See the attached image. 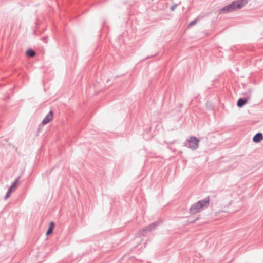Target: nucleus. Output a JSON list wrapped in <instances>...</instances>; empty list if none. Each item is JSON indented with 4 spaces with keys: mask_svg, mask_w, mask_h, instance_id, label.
Returning <instances> with one entry per match:
<instances>
[{
    "mask_svg": "<svg viewBox=\"0 0 263 263\" xmlns=\"http://www.w3.org/2000/svg\"><path fill=\"white\" fill-rule=\"evenodd\" d=\"M248 3V0H238L233 1L231 4L228 5L219 10V14H223L231 12L237 9H240L245 6Z\"/></svg>",
    "mask_w": 263,
    "mask_h": 263,
    "instance_id": "obj_1",
    "label": "nucleus"
},
{
    "mask_svg": "<svg viewBox=\"0 0 263 263\" xmlns=\"http://www.w3.org/2000/svg\"><path fill=\"white\" fill-rule=\"evenodd\" d=\"M210 198L206 197L203 200H200L193 204L190 208V213L191 214H195L200 212L202 210L207 208L209 206Z\"/></svg>",
    "mask_w": 263,
    "mask_h": 263,
    "instance_id": "obj_2",
    "label": "nucleus"
},
{
    "mask_svg": "<svg viewBox=\"0 0 263 263\" xmlns=\"http://www.w3.org/2000/svg\"><path fill=\"white\" fill-rule=\"evenodd\" d=\"M188 148L192 150H196L199 147V140L195 136H191L187 140Z\"/></svg>",
    "mask_w": 263,
    "mask_h": 263,
    "instance_id": "obj_3",
    "label": "nucleus"
},
{
    "mask_svg": "<svg viewBox=\"0 0 263 263\" xmlns=\"http://www.w3.org/2000/svg\"><path fill=\"white\" fill-rule=\"evenodd\" d=\"M53 117V113L52 110H50V112L46 115V116L45 117V118L43 119V120L42 122V123L40 125V126H44L47 123H48L49 122H50Z\"/></svg>",
    "mask_w": 263,
    "mask_h": 263,
    "instance_id": "obj_4",
    "label": "nucleus"
},
{
    "mask_svg": "<svg viewBox=\"0 0 263 263\" xmlns=\"http://www.w3.org/2000/svg\"><path fill=\"white\" fill-rule=\"evenodd\" d=\"M251 91L250 90L249 91V95L246 98H239L237 101V105L239 107H242L251 98Z\"/></svg>",
    "mask_w": 263,
    "mask_h": 263,
    "instance_id": "obj_5",
    "label": "nucleus"
},
{
    "mask_svg": "<svg viewBox=\"0 0 263 263\" xmlns=\"http://www.w3.org/2000/svg\"><path fill=\"white\" fill-rule=\"evenodd\" d=\"M20 178H21L20 176L17 177L15 179L14 181L12 183V184L11 185V186H10L9 189H11V191H12V192H14V191H15V190L16 189L17 186L18 185V181H19Z\"/></svg>",
    "mask_w": 263,
    "mask_h": 263,
    "instance_id": "obj_6",
    "label": "nucleus"
},
{
    "mask_svg": "<svg viewBox=\"0 0 263 263\" xmlns=\"http://www.w3.org/2000/svg\"><path fill=\"white\" fill-rule=\"evenodd\" d=\"M263 139V135L261 133H257L253 138V141L255 143H259Z\"/></svg>",
    "mask_w": 263,
    "mask_h": 263,
    "instance_id": "obj_7",
    "label": "nucleus"
},
{
    "mask_svg": "<svg viewBox=\"0 0 263 263\" xmlns=\"http://www.w3.org/2000/svg\"><path fill=\"white\" fill-rule=\"evenodd\" d=\"M161 223H162V221H156V222H154L150 224L149 225H148L147 227L149 231L151 232L153 230H155L156 228V227Z\"/></svg>",
    "mask_w": 263,
    "mask_h": 263,
    "instance_id": "obj_8",
    "label": "nucleus"
},
{
    "mask_svg": "<svg viewBox=\"0 0 263 263\" xmlns=\"http://www.w3.org/2000/svg\"><path fill=\"white\" fill-rule=\"evenodd\" d=\"M148 232H149V231L147 227L146 226L143 229L140 230L139 231L138 234L140 236H145Z\"/></svg>",
    "mask_w": 263,
    "mask_h": 263,
    "instance_id": "obj_9",
    "label": "nucleus"
},
{
    "mask_svg": "<svg viewBox=\"0 0 263 263\" xmlns=\"http://www.w3.org/2000/svg\"><path fill=\"white\" fill-rule=\"evenodd\" d=\"M26 55L30 57H33L35 55V52L32 49H29L26 51Z\"/></svg>",
    "mask_w": 263,
    "mask_h": 263,
    "instance_id": "obj_10",
    "label": "nucleus"
},
{
    "mask_svg": "<svg viewBox=\"0 0 263 263\" xmlns=\"http://www.w3.org/2000/svg\"><path fill=\"white\" fill-rule=\"evenodd\" d=\"M12 192H13L12 191H11V189H8V190L5 196L4 199L7 200L10 197L11 193Z\"/></svg>",
    "mask_w": 263,
    "mask_h": 263,
    "instance_id": "obj_11",
    "label": "nucleus"
},
{
    "mask_svg": "<svg viewBox=\"0 0 263 263\" xmlns=\"http://www.w3.org/2000/svg\"><path fill=\"white\" fill-rule=\"evenodd\" d=\"M197 19L193 20L189 23L188 27H192V26H194V25H195L197 23Z\"/></svg>",
    "mask_w": 263,
    "mask_h": 263,
    "instance_id": "obj_12",
    "label": "nucleus"
},
{
    "mask_svg": "<svg viewBox=\"0 0 263 263\" xmlns=\"http://www.w3.org/2000/svg\"><path fill=\"white\" fill-rule=\"evenodd\" d=\"M53 232V229H52L51 228H48V230H47V232H46V235H49L50 234H51Z\"/></svg>",
    "mask_w": 263,
    "mask_h": 263,
    "instance_id": "obj_13",
    "label": "nucleus"
},
{
    "mask_svg": "<svg viewBox=\"0 0 263 263\" xmlns=\"http://www.w3.org/2000/svg\"><path fill=\"white\" fill-rule=\"evenodd\" d=\"M54 226V222L51 221V222H50V225H49V228H51L52 229H53Z\"/></svg>",
    "mask_w": 263,
    "mask_h": 263,
    "instance_id": "obj_14",
    "label": "nucleus"
},
{
    "mask_svg": "<svg viewBox=\"0 0 263 263\" xmlns=\"http://www.w3.org/2000/svg\"><path fill=\"white\" fill-rule=\"evenodd\" d=\"M176 6H177V5H174L173 6H172L171 7V10L172 11H174L175 10V9L176 8Z\"/></svg>",
    "mask_w": 263,
    "mask_h": 263,
    "instance_id": "obj_15",
    "label": "nucleus"
},
{
    "mask_svg": "<svg viewBox=\"0 0 263 263\" xmlns=\"http://www.w3.org/2000/svg\"><path fill=\"white\" fill-rule=\"evenodd\" d=\"M44 41L45 42V43H47V38L45 37L44 39Z\"/></svg>",
    "mask_w": 263,
    "mask_h": 263,
    "instance_id": "obj_16",
    "label": "nucleus"
}]
</instances>
